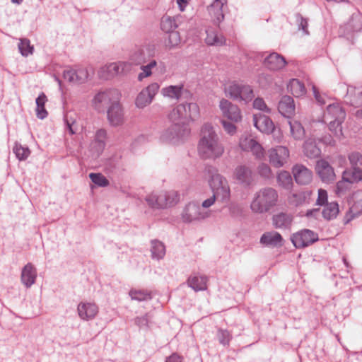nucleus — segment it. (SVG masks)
Returning <instances> with one entry per match:
<instances>
[{
    "label": "nucleus",
    "instance_id": "obj_1",
    "mask_svg": "<svg viewBox=\"0 0 362 362\" xmlns=\"http://www.w3.org/2000/svg\"><path fill=\"white\" fill-rule=\"evenodd\" d=\"M225 148L211 124H204L201 130L198 153L203 159L216 160L221 157Z\"/></svg>",
    "mask_w": 362,
    "mask_h": 362
},
{
    "label": "nucleus",
    "instance_id": "obj_2",
    "mask_svg": "<svg viewBox=\"0 0 362 362\" xmlns=\"http://www.w3.org/2000/svg\"><path fill=\"white\" fill-rule=\"evenodd\" d=\"M279 194L276 189L265 187L257 190L253 196L250 208L256 214L272 211L278 204Z\"/></svg>",
    "mask_w": 362,
    "mask_h": 362
},
{
    "label": "nucleus",
    "instance_id": "obj_3",
    "mask_svg": "<svg viewBox=\"0 0 362 362\" xmlns=\"http://www.w3.org/2000/svg\"><path fill=\"white\" fill-rule=\"evenodd\" d=\"M169 119L173 123L168 129L165 130L160 139L164 141H173L175 139L184 137L189 134V129L186 127H182V132L180 131V124L185 123L186 107L185 104H180L173 109L168 115Z\"/></svg>",
    "mask_w": 362,
    "mask_h": 362
},
{
    "label": "nucleus",
    "instance_id": "obj_4",
    "mask_svg": "<svg viewBox=\"0 0 362 362\" xmlns=\"http://www.w3.org/2000/svg\"><path fill=\"white\" fill-rule=\"evenodd\" d=\"M207 172L211 175L209 184L214 196L223 203L228 202L230 198V188L227 179L218 173L214 168H208Z\"/></svg>",
    "mask_w": 362,
    "mask_h": 362
},
{
    "label": "nucleus",
    "instance_id": "obj_5",
    "mask_svg": "<svg viewBox=\"0 0 362 362\" xmlns=\"http://www.w3.org/2000/svg\"><path fill=\"white\" fill-rule=\"evenodd\" d=\"M145 200L153 209H166L179 202L180 194L175 190L164 191L159 194L152 192L146 197Z\"/></svg>",
    "mask_w": 362,
    "mask_h": 362
},
{
    "label": "nucleus",
    "instance_id": "obj_6",
    "mask_svg": "<svg viewBox=\"0 0 362 362\" xmlns=\"http://www.w3.org/2000/svg\"><path fill=\"white\" fill-rule=\"evenodd\" d=\"M346 117V112L340 104L335 103L329 104L324 113L325 122L329 123V129L335 135L341 134V124Z\"/></svg>",
    "mask_w": 362,
    "mask_h": 362
},
{
    "label": "nucleus",
    "instance_id": "obj_7",
    "mask_svg": "<svg viewBox=\"0 0 362 362\" xmlns=\"http://www.w3.org/2000/svg\"><path fill=\"white\" fill-rule=\"evenodd\" d=\"M349 160L352 166L351 170H346L342 175L343 181L338 182L337 187L341 189L344 182L354 183L362 181V154L358 152H353L349 154Z\"/></svg>",
    "mask_w": 362,
    "mask_h": 362
},
{
    "label": "nucleus",
    "instance_id": "obj_8",
    "mask_svg": "<svg viewBox=\"0 0 362 362\" xmlns=\"http://www.w3.org/2000/svg\"><path fill=\"white\" fill-rule=\"evenodd\" d=\"M230 98L245 103L250 102L254 98V93L250 85L238 81L231 82L225 90Z\"/></svg>",
    "mask_w": 362,
    "mask_h": 362
},
{
    "label": "nucleus",
    "instance_id": "obj_9",
    "mask_svg": "<svg viewBox=\"0 0 362 362\" xmlns=\"http://www.w3.org/2000/svg\"><path fill=\"white\" fill-rule=\"evenodd\" d=\"M233 178L245 187H250L255 183V173L250 166L245 164H240L235 168Z\"/></svg>",
    "mask_w": 362,
    "mask_h": 362
},
{
    "label": "nucleus",
    "instance_id": "obj_10",
    "mask_svg": "<svg viewBox=\"0 0 362 362\" xmlns=\"http://www.w3.org/2000/svg\"><path fill=\"white\" fill-rule=\"evenodd\" d=\"M319 240L317 233L309 229H303L291 237V240L293 245L298 248H305L308 247Z\"/></svg>",
    "mask_w": 362,
    "mask_h": 362
},
{
    "label": "nucleus",
    "instance_id": "obj_11",
    "mask_svg": "<svg viewBox=\"0 0 362 362\" xmlns=\"http://www.w3.org/2000/svg\"><path fill=\"white\" fill-rule=\"evenodd\" d=\"M209 216V213L202 211L200 206L194 202L187 204L181 214L182 221L187 223L202 220Z\"/></svg>",
    "mask_w": 362,
    "mask_h": 362
},
{
    "label": "nucleus",
    "instance_id": "obj_12",
    "mask_svg": "<svg viewBox=\"0 0 362 362\" xmlns=\"http://www.w3.org/2000/svg\"><path fill=\"white\" fill-rule=\"evenodd\" d=\"M160 86L158 83H152L144 88L137 95L135 104L139 108H144L148 105L157 94Z\"/></svg>",
    "mask_w": 362,
    "mask_h": 362
},
{
    "label": "nucleus",
    "instance_id": "obj_13",
    "mask_svg": "<svg viewBox=\"0 0 362 362\" xmlns=\"http://www.w3.org/2000/svg\"><path fill=\"white\" fill-rule=\"evenodd\" d=\"M268 156L269 162L273 166L280 168L287 163L289 151L285 146H278L269 150Z\"/></svg>",
    "mask_w": 362,
    "mask_h": 362
},
{
    "label": "nucleus",
    "instance_id": "obj_14",
    "mask_svg": "<svg viewBox=\"0 0 362 362\" xmlns=\"http://www.w3.org/2000/svg\"><path fill=\"white\" fill-rule=\"evenodd\" d=\"M219 107L223 115L228 119L235 122H238L241 120V112L238 105L231 103L226 99H222L220 101Z\"/></svg>",
    "mask_w": 362,
    "mask_h": 362
},
{
    "label": "nucleus",
    "instance_id": "obj_15",
    "mask_svg": "<svg viewBox=\"0 0 362 362\" xmlns=\"http://www.w3.org/2000/svg\"><path fill=\"white\" fill-rule=\"evenodd\" d=\"M77 312L81 320L89 321L97 316L99 308L95 303L81 302L77 306Z\"/></svg>",
    "mask_w": 362,
    "mask_h": 362
},
{
    "label": "nucleus",
    "instance_id": "obj_16",
    "mask_svg": "<svg viewBox=\"0 0 362 362\" xmlns=\"http://www.w3.org/2000/svg\"><path fill=\"white\" fill-rule=\"evenodd\" d=\"M107 71V76L104 77L108 78L117 75L127 74L131 71V64L127 62H117L110 63L103 68Z\"/></svg>",
    "mask_w": 362,
    "mask_h": 362
},
{
    "label": "nucleus",
    "instance_id": "obj_17",
    "mask_svg": "<svg viewBox=\"0 0 362 362\" xmlns=\"http://www.w3.org/2000/svg\"><path fill=\"white\" fill-rule=\"evenodd\" d=\"M252 120L254 126L262 133L269 134L274 130V124L268 116L255 114Z\"/></svg>",
    "mask_w": 362,
    "mask_h": 362
},
{
    "label": "nucleus",
    "instance_id": "obj_18",
    "mask_svg": "<svg viewBox=\"0 0 362 362\" xmlns=\"http://www.w3.org/2000/svg\"><path fill=\"white\" fill-rule=\"evenodd\" d=\"M292 173L296 182L299 185H308L312 181V171L303 165H295L292 168Z\"/></svg>",
    "mask_w": 362,
    "mask_h": 362
},
{
    "label": "nucleus",
    "instance_id": "obj_19",
    "mask_svg": "<svg viewBox=\"0 0 362 362\" xmlns=\"http://www.w3.org/2000/svg\"><path fill=\"white\" fill-rule=\"evenodd\" d=\"M315 169L323 182H331L334 181L335 177L334 169L327 160L323 159L317 160Z\"/></svg>",
    "mask_w": 362,
    "mask_h": 362
},
{
    "label": "nucleus",
    "instance_id": "obj_20",
    "mask_svg": "<svg viewBox=\"0 0 362 362\" xmlns=\"http://www.w3.org/2000/svg\"><path fill=\"white\" fill-rule=\"evenodd\" d=\"M264 66L272 71H277L283 69L286 62L285 58L277 52H272L264 59Z\"/></svg>",
    "mask_w": 362,
    "mask_h": 362
},
{
    "label": "nucleus",
    "instance_id": "obj_21",
    "mask_svg": "<svg viewBox=\"0 0 362 362\" xmlns=\"http://www.w3.org/2000/svg\"><path fill=\"white\" fill-rule=\"evenodd\" d=\"M107 118L112 126L121 125L124 122V113L122 106L118 103H114L107 110Z\"/></svg>",
    "mask_w": 362,
    "mask_h": 362
},
{
    "label": "nucleus",
    "instance_id": "obj_22",
    "mask_svg": "<svg viewBox=\"0 0 362 362\" xmlns=\"http://www.w3.org/2000/svg\"><path fill=\"white\" fill-rule=\"evenodd\" d=\"M37 278V269L31 263H28L21 271V280L22 284L30 288L35 283Z\"/></svg>",
    "mask_w": 362,
    "mask_h": 362
},
{
    "label": "nucleus",
    "instance_id": "obj_23",
    "mask_svg": "<svg viewBox=\"0 0 362 362\" xmlns=\"http://www.w3.org/2000/svg\"><path fill=\"white\" fill-rule=\"evenodd\" d=\"M226 3V0H214L213 3L207 7L214 23L218 25L224 19L223 6Z\"/></svg>",
    "mask_w": 362,
    "mask_h": 362
},
{
    "label": "nucleus",
    "instance_id": "obj_24",
    "mask_svg": "<svg viewBox=\"0 0 362 362\" xmlns=\"http://www.w3.org/2000/svg\"><path fill=\"white\" fill-rule=\"evenodd\" d=\"M115 91L105 90L97 93L93 99V105L98 111H104L111 101V96Z\"/></svg>",
    "mask_w": 362,
    "mask_h": 362
},
{
    "label": "nucleus",
    "instance_id": "obj_25",
    "mask_svg": "<svg viewBox=\"0 0 362 362\" xmlns=\"http://www.w3.org/2000/svg\"><path fill=\"white\" fill-rule=\"evenodd\" d=\"M278 110L284 117L290 118L295 113L293 99L288 95L283 96L279 103Z\"/></svg>",
    "mask_w": 362,
    "mask_h": 362
},
{
    "label": "nucleus",
    "instance_id": "obj_26",
    "mask_svg": "<svg viewBox=\"0 0 362 362\" xmlns=\"http://www.w3.org/2000/svg\"><path fill=\"white\" fill-rule=\"evenodd\" d=\"M260 243L266 246H281L283 243V238L276 231L265 232L260 238Z\"/></svg>",
    "mask_w": 362,
    "mask_h": 362
},
{
    "label": "nucleus",
    "instance_id": "obj_27",
    "mask_svg": "<svg viewBox=\"0 0 362 362\" xmlns=\"http://www.w3.org/2000/svg\"><path fill=\"white\" fill-rule=\"evenodd\" d=\"M293 222L292 215L281 212L272 216V224L278 229H288Z\"/></svg>",
    "mask_w": 362,
    "mask_h": 362
},
{
    "label": "nucleus",
    "instance_id": "obj_28",
    "mask_svg": "<svg viewBox=\"0 0 362 362\" xmlns=\"http://www.w3.org/2000/svg\"><path fill=\"white\" fill-rule=\"evenodd\" d=\"M208 278L204 275L193 274L187 279V284L195 291H205L207 288Z\"/></svg>",
    "mask_w": 362,
    "mask_h": 362
},
{
    "label": "nucleus",
    "instance_id": "obj_29",
    "mask_svg": "<svg viewBox=\"0 0 362 362\" xmlns=\"http://www.w3.org/2000/svg\"><path fill=\"white\" fill-rule=\"evenodd\" d=\"M304 154L310 158H315L320 156L321 150L315 139H308L303 144Z\"/></svg>",
    "mask_w": 362,
    "mask_h": 362
},
{
    "label": "nucleus",
    "instance_id": "obj_30",
    "mask_svg": "<svg viewBox=\"0 0 362 362\" xmlns=\"http://www.w3.org/2000/svg\"><path fill=\"white\" fill-rule=\"evenodd\" d=\"M312 192L309 190L301 191L293 193L288 197V202L291 204L298 206L309 203Z\"/></svg>",
    "mask_w": 362,
    "mask_h": 362
},
{
    "label": "nucleus",
    "instance_id": "obj_31",
    "mask_svg": "<svg viewBox=\"0 0 362 362\" xmlns=\"http://www.w3.org/2000/svg\"><path fill=\"white\" fill-rule=\"evenodd\" d=\"M240 146L245 151L250 150L255 153L257 157L263 155V148L261 145L253 139H245L240 142Z\"/></svg>",
    "mask_w": 362,
    "mask_h": 362
},
{
    "label": "nucleus",
    "instance_id": "obj_32",
    "mask_svg": "<svg viewBox=\"0 0 362 362\" xmlns=\"http://www.w3.org/2000/svg\"><path fill=\"white\" fill-rule=\"evenodd\" d=\"M287 88L296 98L303 96L306 93V88L304 84L297 78L291 79L288 84Z\"/></svg>",
    "mask_w": 362,
    "mask_h": 362
},
{
    "label": "nucleus",
    "instance_id": "obj_33",
    "mask_svg": "<svg viewBox=\"0 0 362 362\" xmlns=\"http://www.w3.org/2000/svg\"><path fill=\"white\" fill-rule=\"evenodd\" d=\"M180 16H164L163 17L160 23L161 29L165 33H168L170 32L175 31V29L178 27V23L180 22Z\"/></svg>",
    "mask_w": 362,
    "mask_h": 362
},
{
    "label": "nucleus",
    "instance_id": "obj_34",
    "mask_svg": "<svg viewBox=\"0 0 362 362\" xmlns=\"http://www.w3.org/2000/svg\"><path fill=\"white\" fill-rule=\"evenodd\" d=\"M47 102V98L46 95L43 92H42L35 100V112L37 118L43 119L47 117L48 112L45 107V103Z\"/></svg>",
    "mask_w": 362,
    "mask_h": 362
},
{
    "label": "nucleus",
    "instance_id": "obj_35",
    "mask_svg": "<svg viewBox=\"0 0 362 362\" xmlns=\"http://www.w3.org/2000/svg\"><path fill=\"white\" fill-rule=\"evenodd\" d=\"M151 243V257L157 260L163 259L165 255V246L164 244L158 240H153Z\"/></svg>",
    "mask_w": 362,
    "mask_h": 362
},
{
    "label": "nucleus",
    "instance_id": "obj_36",
    "mask_svg": "<svg viewBox=\"0 0 362 362\" xmlns=\"http://www.w3.org/2000/svg\"><path fill=\"white\" fill-rule=\"evenodd\" d=\"M129 295L132 300L137 301H147L152 299V292L148 289L132 288Z\"/></svg>",
    "mask_w": 362,
    "mask_h": 362
},
{
    "label": "nucleus",
    "instance_id": "obj_37",
    "mask_svg": "<svg viewBox=\"0 0 362 362\" xmlns=\"http://www.w3.org/2000/svg\"><path fill=\"white\" fill-rule=\"evenodd\" d=\"M205 42L209 45L221 46L225 44L226 39L221 35L212 30H207Z\"/></svg>",
    "mask_w": 362,
    "mask_h": 362
},
{
    "label": "nucleus",
    "instance_id": "obj_38",
    "mask_svg": "<svg viewBox=\"0 0 362 362\" xmlns=\"http://www.w3.org/2000/svg\"><path fill=\"white\" fill-rule=\"evenodd\" d=\"M276 180L279 186L285 189H291L293 186V179L288 171H281L277 175Z\"/></svg>",
    "mask_w": 362,
    "mask_h": 362
},
{
    "label": "nucleus",
    "instance_id": "obj_39",
    "mask_svg": "<svg viewBox=\"0 0 362 362\" xmlns=\"http://www.w3.org/2000/svg\"><path fill=\"white\" fill-rule=\"evenodd\" d=\"M339 211V205L337 202L327 203L322 211V216L325 219L331 220L337 217Z\"/></svg>",
    "mask_w": 362,
    "mask_h": 362
},
{
    "label": "nucleus",
    "instance_id": "obj_40",
    "mask_svg": "<svg viewBox=\"0 0 362 362\" xmlns=\"http://www.w3.org/2000/svg\"><path fill=\"white\" fill-rule=\"evenodd\" d=\"M288 123L292 136L296 140L302 139L305 136V129L301 123L297 120L289 121Z\"/></svg>",
    "mask_w": 362,
    "mask_h": 362
},
{
    "label": "nucleus",
    "instance_id": "obj_41",
    "mask_svg": "<svg viewBox=\"0 0 362 362\" xmlns=\"http://www.w3.org/2000/svg\"><path fill=\"white\" fill-rule=\"evenodd\" d=\"M182 86H169L163 88L161 93L165 97L172 99H179L182 95Z\"/></svg>",
    "mask_w": 362,
    "mask_h": 362
},
{
    "label": "nucleus",
    "instance_id": "obj_42",
    "mask_svg": "<svg viewBox=\"0 0 362 362\" xmlns=\"http://www.w3.org/2000/svg\"><path fill=\"white\" fill-rule=\"evenodd\" d=\"M146 56L144 51L141 49H139L134 52L129 57V62L131 64V70L132 69L133 66H139L142 65L146 63Z\"/></svg>",
    "mask_w": 362,
    "mask_h": 362
},
{
    "label": "nucleus",
    "instance_id": "obj_43",
    "mask_svg": "<svg viewBox=\"0 0 362 362\" xmlns=\"http://www.w3.org/2000/svg\"><path fill=\"white\" fill-rule=\"evenodd\" d=\"M13 151L19 160H26L30 154V151L28 147L23 146L18 143L15 144Z\"/></svg>",
    "mask_w": 362,
    "mask_h": 362
},
{
    "label": "nucleus",
    "instance_id": "obj_44",
    "mask_svg": "<svg viewBox=\"0 0 362 362\" xmlns=\"http://www.w3.org/2000/svg\"><path fill=\"white\" fill-rule=\"evenodd\" d=\"M186 107V119L187 120H194L199 115V108L197 103H189L185 104Z\"/></svg>",
    "mask_w": 362,
    "mask_h": 362
},
{
    "label": "nucleus",
    "instance_id": "obj_45",
    "mask_svg": "<svg viewBox=\"0 0 362 362\" xmlns=\"http://www.w3.org/2000/svg\"><path fill=\"white\" fill-rule=\"evenodd\" d=\"M157 65V62L156 60H151L146 65H140L141 71L138 75V80L139 81H142L144 78L150 76L152 74V69L155 68Z\"/></svg>",
    "mask_w": 362,
    "mask_h": 362
},
{
    "label": "nucleus",
    "instance_id": "obj_46",
    "mask_svg": "<svg viewBox=\"0 0 362 362\" xmlns=\"http://www.w3.org/2000/svg\"><path fill=\"white\" fill-rule=\"evenodd\" d=\"M349 26L353 32L362 31V14L354 13L349 22Z\"/></svg>",
    "mask_w": 362,
    "mask_h": 362
},
{
    "label": "nucleus",
    "instance_id": "obj_47",
    "mask_svg": "<svg viewBox=\"0 0 362 362\" xmlns=\"http://www.w3.org/2000/svg\"><path fill=\"white\" fill-rule=\"evenodd\" d=\"M18 49L21 54L24 57L32 54L34 50L33 46L30 45V40L27 38L20 39Z\"/></svg>",
    "mask_w": 362,
    "mask_h": 362
},
{
    "label": "nucleus",
    "instance_id": "obj_48",
    "mask_svg": "<svg viewBox=\"0 0 362 362\" xmlns=\"http://www.w3.org/2000/svg\"><path fill=\"white\" fill-rule=\"evenodd\" d=\"M217 338L221 344L224 346H228L233 337L231 332L228 330L218 329L217 331Z\"/></svg>",
    "mask_w": 362,
    "mask_h": 362
},
{
    "label": "nucleus",
    "instance_id": "obj_49",
    "mask_svg": "<svg viewBox=\"0 0 362 362\" xmlns=\"http://www.w3.org/2000/svg\"><path fill=\"white\" fill-rule=\"evenodd\" d=\"M89 177L91 181L99 187H107L109 185V180L101 173H90Z\"/></svg>",
    "mask_w": 362,
    "mask_h": 362
},
{
    "label": "nucleus",
    "instance_id": "obj_50",
    "mask_svg": "<svg viewBox=\"0 0 362 362\" xmlns=\"http://www.w3.org/2000/svg\"><path fill=\"white\" fill-rule=\"evenodd\" d=\"M181 42V37L179 32L174 31L168 33V39L166 42L167 46L170 48L177 46Z\"/></svg>",
    "mask_w": 362,
    "mask_h": 362
},
{
    "label": "nucleus",
    "instance_id": "obj_51",
    "mask_svg": "<svg viewBox=\"0 0 362 362\" xmlns=\"http://www.w3.org/2000/svg\"><path fill=\"white\" fill-rule=\"evenodd\" d=\"M258 174L264 179L268 180L272 177L270 167L266 163H261L257 167Z\"/></svg>",
    "mask_w": 362,
    "mask_h": 362
},
{
    "label": "nucleus",
    "instance_id": "obj_52",
    "mask_svg": "<svg viewBox=\"0 0 362 362\" xmlns=\"http://www.w3.org/2000/svg\"><path fill=\"white\" fill-rule=\"evenodd\" d=\"M253 107L255 109L265 112L267 113L271 112L270 108L268 107L264 99L259 97H257L254 100Z\"/></svg>",
    "mask_w": 362,
    "mask_h": 362
},
{
    "label": "nucleus",
    "instance_id": "obj_53",
    "mask_svg": "<svg viewBox=\"0 0 362 362\" xmlns=\"http://www.w3.org/2000/svg\"><path fill=\"white\" fill-rule=\"evenodd\" d=\"M75 74L76 82L78 83L85 82L88 77V71L85 68H78L75 69Z\"/></svg>",
    "mask_w": 362,
    "mask_h": 362
},
{
    "label": "nucleus",
    "instance_id": "obj_54",
    "mask_svg": "<svg viewBox=\"0 0 362 362\" xmlns=\"http://www.w3.org/2000/svg\"><path fill=\"white\" fill-rule=\"evenodd\" d=\"M351 218H354L362 214V199L355 202L349 209Z\"/></svg>",
    "mask_w": 362,
    "mask_h": 362
},
{
    "label": "nucleus",
    "instance_id": "obj_55",
    "mask_svg": "<svg viewBox=\"0 0 362 362\" xmlns=\"http://www.w3.org/2000/svg\"><path fill=\"white\" fill-rule=\"evenodd\" d=\"M107 138V132L104 129H98L95 136V141L100 144V146H105V140Z\"/></svg>",
    "mask_w": 362,
    "mask_h": 362
},
{
    "label": "nucleus",
    "instance_id": "obj_56",
    "mask_svg": "<svg viewBox=\"0 0 362 362\" xmlns=\"http://www.w3.org/2000/svg\"><path fill=\"white\" fill-rule=\"evenodd\" d=\"M150 320H151V316L148 313H146L143 316L136 317L134 319V322L139 327H148Z\"/></svg>",
    "mask_w": 362,
    "mask_h": 362
},
{
    "label": "nucleus",
    "instance_id": "obj_57",
    "mask_svg": "<svg viewBox=\"0 0 362 362\" xmlns=\"http://www.w3.org/2000/svg\"><path fill=\"white\" fill-rule=\"evenodd\" d=\"M327 192L325 189H319L318 196L316 201V204L318 206H323L327 203Z\"/></svg>",
    "mask_w": 362,
    "mask_h": 362
},
{
    "label": "nucleus",
    "instance_id": "obj_58",
    "mask_svg": "<svg viewBox=\"0 0 362 362\" xmlns=\"http://www.w3.org/2000/svg\"><path fill=\"white\" fill-rule=\"evenodd\" d=\"M221 124L223 125L224 130L228 134L233 135L236 133L237 127L235 124L225 120H222Z\"/></svg>",
    "mask_w": 362,
    "mask_h": 362
},
{
    "label": "nucleus",
    "instance_id": "obj_59",
    "mask_svg": "<svg viewBox=\"0 0 362 362\" xmlns=\"http://www.w3.org/2000/svg\"><path fill=\"white\" fill-rule=\"evenodd\" d=\"M64 78L69 82H76L75 69H69L64 71Z\"/></svg>",
    "mask_w": 362,
    "mask_h": 362
},
{
    "label": "nucleus",
    "instance_id": "obj_60",
    "mask_svg": "<svg viewBox=\"0 0 362 362\" xmlns=\"http://www.w3.org/2000/svg\"><path fill=\"white\" fill-rule=\"evenodd\" d=\"M183 358L177 353H173L165 358V362H182Z\"/></svg>",
    "mask_w": 362,
    "mask_h": 362
},
{
    "label": "nucleus",
    "instance_id": "obj_61",
    "mask_svg": "<svg viewBox=\"0 0 362 362\" xmlns=\"http://www.w3.org/2000/svg\"><path fill=\"white\" fill-rule=\"evenodd\" d=\"M313 94H314L315 100H317V102L319 104H320V105L325 104V101L324 100L323 96H322L320 95V93H319L317 88L315 86H313Z\"/></svg>",
    "mask_w": 362,
    "mask_h": 362
},
{
    "label": "nucleus",
    "instance_id": "obj_62",
    "mask_svg": "<svg viewBox=\"0 0 362 362\" xmlns=\"http://www.w3.org/2000/svg\"><path fill=\"white\" fill-rule=\"evenodd\" d=\"M216 200V198L213 194L211 197L206 199L202 202V206L204 209H208L215 203Z\"/></svg>",
    "mask_w": 362,
    "mask_h": 362
},
{
    "label": "nucleus",
    "instance_id": "obj_63",
    "mask_svg": "<svg viewBox=\"0 0 362 362\" xmlns=\"http://www.w3.org/2000/svg\"><path fill=\"white\" fill-rule=\"evenodd\" d=\"M351 103L352 105L355 107L362 106V90L358 93V96L354 97Z\"/></svg>",
    "mask_w": 362,
    "mask_h": 362
},
{
    "label": "nucleus",
    "instance_id": "obj_64",
    "mask_svg": "<svg viewBox=\"0 0 362 362\" xmlns=\"http://www.w3.org/2000/svg\"><path fill=\"white\" fill-rule=\"evenodd\" d=\"M308 21L305 18H303V17L300 16L299 28L301 29L302 30H303V32L305 34H308Z\"/></svg>",
    "mask_w": 362,
    "mask_h": 362
}]
</instances>
